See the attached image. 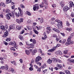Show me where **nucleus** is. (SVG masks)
<instances>
[{
  "label": "nucleus",
  "instance_id": "nucleus-2",
  "mask_svg": "<svg viewBox=\"0 0 74 74\" xmlns=\"http://www.w3.org/2000/svg\"><path fill=\"white\" fill-rule=\"evenodd\" d=\"M51 59L52 61H53V62H54V63H57V62L58 63H59V62L61 63L62 62V61H61L59 59H56L55 58H52Z\"/></svg>",
  "mask_w": 74,
  "mask_h": 74
},
{
  "label": "nucleus",
  "instance_id": "nucleus-26",
  "mask_svg": "<svg viewBox=\"0 0 74 74\" xmlns=\"http://www.w3.org/2000/svg\"><path fill=\"white\" fill-rule=\"evenodd\" d=\"M6 4H9V3H11V0H6Z\"/></svg>",
  "mask_w": 74,
  "mask_h": 74
},
{
  "label": "nucleus",
  "instance_id": "nucleus-42",
  "mask_svg": "<svg viewBox=\"0 0 74 74\" xmlns=\"http://www.w3.org/2000/svg\"><path fill=\"white\" fill-rule=\"evenodd\" d=\"M47 38V36H44V37H42V40H45Z\"/></svg>",
  "mask_w": 74,
  "mask_h": 74
},
{
  "label": "nucleus",
  "instance_id": "nucleus-8",
  "mask_svg": "<svg viewBox=\"0 0 74 74\" xmlns=\"http://www.w3.org/2000/svg\"><path fill=\"white\" fill-rule=\"evenodd\" d=\"M36 60L35 62H39L40 60H41L42 59V58L40 56H38L36 58Z\"/></svg>",
  "mask_w": 74,
  "mask_h": 74
},
{
  "label": "nucleus",
  "instance_id": "nucleus-5",
  "mask_svg": "<svg viewBox=\"0 0 74 74\" xmlns=\"http://www.w3.org/2000/svg\"><path fill=\"white\" fill-rule=\"evenodd\" d=\"M3 32H4V34L3 35V38H5V37H7L8 36V31H6L5 29L3 30Z\"/></svg>",
  "mask_w": 74,
  "mask_h": 74
},
{
  "label": "nucleus",
  "instance_id": "nucleus-57",
  "mask_svg": "<svg viewBox=\"0 0 74 74\" xmlns=\"http://www.w3.org/2000/svg\"><path fill=\"white\" fill-rule=\"evenodd\" d=\"M47 69H45V70L43 71L42 72L43 74H44V73H45V72H46V71H47Z\"/></svg>",
  "mask_w": 74,
  "mask_h": 74
},
{
  "label": "nucleus",
  "instance_id": "nucleus-52",
  "mask_svg": "<svg viewBox=\"0 0 74 74\" xmlns=\"http://www.w3.org/2000/svg\"><path fill=\"white\" fill-rule=\"evenodd\" d=\"M14 48H16V49H18V47L16 45V43H14Z\"/></svg>",
  "mask_w": 74,
  "mask_h": 74
},
{
  "label": "nucleus",
  "instance_id": "nucleus-19",
  "mask_svg": "<svg viewBox=\"0 0 74 74\" xmlns=\"http://www.w3.org/2000/svg\"><path fill=\"white\" fill-rule=\"evenodd\" d=\"M37 52V50L35 49H34L33 52H32V54L33 55H35V54H36V53Z\"/></svg>",
  "mask_w": 74,
  "mask_h": 74
},
{
  "label": "nucleus",
  "instance_id": "nucleus-47",
  "mask_svg": "<svg viewBox=\"0 0 74 74\" xmlns=\"http://www.w3.org/2000/svg\"><path fill=\"white\" fill-rule=\"evenodd\" d=\"M6 41L8 42L10 41H11V39L9 38H7L6 39Z\"/></svg>",
  "mask_w": 74,
  "mask_h": 74
},
{
  "label": "nucleus",
  "instance_id": "nucleus-39",
  "mask_svg": "<svg viewBox=\"0 0 74 74\" xmlns=\"http://www.w3.org/2000/svg\"><path fill=\"white\" fill-rule=\"evenodd\" d=\"M1 5H2L3 7H5V3H4V2H1Z\"/></svg>",
  "mask_w": 74,
  "mask_h": 74
},
{
  "label": "nucleus",
  "instance_id": "nucleus-34",
  "mask_svg": "<svg viewBox=\"0 0 74 74\" xmlns=\"http://www.w3.org/2000/svg\"><path fill=\"white\" fill-rule=\"evenodd\" d=\"M65 72L66 74H70V71H69L68 70H66L65 71Z\"/></svg>",
  "mask_w": 74,
  "mask_h": 74
},
{
  "label": "nucleus",
  "instance_id": "nucleus-54",
  "mask_svg": "<svg viewBox=\"0 0 74 74\" xmlns=\"http://www.w3.org/2000/svg\"><path fill=\"white\" fill-rule=\"evenodd\" d=\"M0 27L1 29H2V30H4V29H5V28L3 26H1Z\"/></svg>",
  "mask_w": 74,
  "mask_h": 74
},
{
  "label": "nucleus",
  "instance_id": "nucleus-53",
  "mask_svg": "<svg viewBox=\"0 0 74 74\" xmlns=\"http://www.w3.org/2000/svg\"><path fill=\"white\" fill-rule=\"evenodd\" d=\"M4 69H5L4 66H2L1 67V70H4Z\"/></svg>",
  "mask_w": 74,
  "mask_h": 74
},
{
  "label": "nucleus",
  "instance_id": "nucleus-64",
  "mask_svg": "<svg viewBox=\"0 0 74 74\" xmlns=\"http://www.w3.org/2000/svg\"><path fill=\"white\" fill-rule=\"evenodd\" d=\"M66 41V39H64L62 41V44H63V43H64V42H65Z\"/></svg>",
  "mask_w": 74,
  "mask_h": 74
},
{
  "label": "nucleus",
  "instance_id": "nucleus-21",
  "mask_svg": "<svg viewBox=\"0 0 74 74\" xmlns=\"http://www.w3.org/2000/svg\"><path fill=\"white\" fill-rule=\"evenodd\" d=\"M44 2H42V4H40V8H43L44 7Z\"/></svg>",
  "mask_w": 74,
  "mask_h": 74
},
{
  "label": "nucleus",
  "instance_id": "nucleus-22",
  "mask_svg": "<svg viewBox=\"0 0 74 74\" xmlns=\"http://www.w3.org/2000/svg\"><path fill=\"white\" fill-rule=\"evenodd\" d=\"M12 71V73H15V70H14V69L12 68L11 70L9 69V71Z\"/></svg>",
  "mask_w": 74,
  "mask_h": 74
},
{
  "label": "nucleus",
  "instance_id": "nucleus-43",
  "mask_svg": "<svg viewBox=\"0 0 74 74\" xmlns=\"http://www.w3.org/2000/svg\"><path fill=\"white\" fill-rule=\"evenodd\" d=\"M32 42L34 44H36V40H35V39H34L32 40Z\"/></svg>",
  "mask_w": 74,
  "mask_h": 74
},
{
  "label": "nucleus",
  "instance_id": "nucleus-18",
  "mask_svg": "<svg viewBox=\"0 0 74 74\" xmlns=\"http://www.w3.org/2000/svg\"><path fill=\"white\" fill-rule=\"evenodd\" d=\"M4 66L5 69L6 70H8V65L5 64Z\"/></svg>",
  "mask_w": 74,
  "mask_h": 74
},
{
  "label": "nucleus",
  "instance_id": "nucleus-62",
  "mask_svg": "<svg viewBox=\"0 0 74 74\" xmlns=\"http://www.w3.org/2000/svg\"><path fill=\"white\" fill-rule=\"evenodd\" d=\"M40 22L41 23H43V18H41Z\"/></svg>",
  "mask_w": 74,
  "mask_h": 74
},
{
  "label": "nucleus",
  "instance_id": "nucleus-10",
  "mask_svg": "<svg viewBox=\"0 0 74 74\" xmlns=\"http://www.w3.org/2000/svg\"><path fill=\"white\" fill-rule=\"evenodd\" d=\"M56 49V47H53V49L48 50V52H53L54 51H55Z\"/></svg>",
  "mask_w": 74,
  "mask_h": 74
},
{
  "label": "nucleus",
  "instance_id": "nucleus-36",
  "mask_svg": "<svg viewBox=\"0 0 74 74\" xmlns=\"http://www.w3.org/2000/svg\"><path fill=\"white\" fill-rule=\"evenodd\" d=\"M20 23L21 24V22H23V19L22 18H21L20 19Z\"/></svg>",
  "mask_w": 74,
  "mask_h": 74
},
{
  "label": "nucleus",
  "instance_id": "nucleus-9",
  "mask_svg": "<svg viewBox=\"0 0 74 74\" xmlns=\"http://www.w3.org/2000/svg\"><path fill=\"white\" fill-rule=\"evenodd\" d=\"M56 53L58 55H62V52L60 51H56Z\"/></svg>",
  "mask_w": 74,
  "mask_h": 74
},
{
  "label": "nucleus",
  "instance_id": "nucleus-35",
  "mask_svg": "<svg viewBox=\"0 0 74 74\" xmlns=\"http://www.w3.org/2000/svg\"><path fill=\"white\" fill-rule=\"evenodd\" d=\"M52 60H47V63H48L49 64H51V63H52Z\"/></svg>",
  "mask_w": 74,
  "mask_h": 74
},
{
  "label": "nucleus",
  "instance_id": "nucleus-17",
  "mask_svg": "<svg viewBox=\"0 0 74 74\" xmlns=\"http://www.w3.org/2000/svg\"><path fill=\"white\" fill-rule=\"evenodd\" d=\"M28 46L30 47L29 48H33L34 46V44H33V43H31V44H28Z\"/></svg>",
  "mask_w": 74,
  "mask_h": 74
},
{
  "label": "nucleus",
  "instance_id": "nucleus-23",
  "mask_svg": "<svg viewBox=\"0 0 74 74\" xmlns=\"http://www.w3.org/2000/svg\"><path fill=\"white\" fill-rule=\"evenodd\" d=\"M25 52L26 54H27V55H29L30 54V51H29L28 50H26L25 51Z\"/></svg>",
  "mask_w": 74,
  "mask_h": 74
},
{
  "label": "nucleus",
  "instance_id": "nucleus-48",
  "mask_svg": "<svg viewBox=\"0 0 74 74\" xmlns=\"http://www.w3.org/2000/svg\"><path fill=\"white\" fill-rule=\"evenodd\" d=\"M13 55L14 56H17L18 55V54L16 53H14Z\"/></svg>",
  "mask_w": 74,
  "mask_h": 74
},
{
  "label": "nucleus",
  "instance_id": "nucleus-4",
  "mask_svg": "<svg viewBox=\"0 0 74 74\" xmlns=\"http://www.w3.org/2000/svg\"><path fill=\"white\" fill-rule=\"evenodd\" d=\"M14 13H12V14L10 13H9L8 14H7L6 16L7 19H8V20H10L11 18L10 17V16H14Z\"/></svg>",
  "mask_w": 74,
  "mask_h": 74
},
{
  "label": "nucleus",
  "instance_id": "nucleus-12",
  "mask_svg": "<svg viewBox=\"0 0 74 74\" xmlns=\"http://www.w3.org/2000/svg\"><path fill=\"white\" fill-rule=\"evenodd\" d=\"M70 8H71L72 7H73V6L74 7V3H73V2L72 1H71L70 2Z\"/></svg>",
  "mask_w": 74,
  "mask_h": 74
},
{
  "label": "nucleus",
  "instance_id": "nucleus-44",
  "mask_svg": "<svg viewBox=\"0 0 74 74\" xmlns=\"http://www.w3.org/2000/svg\"><path fill=\"white\" fill-rule=\"evenodd\" d=\"M65 45L66 46L69 45H70L69 42L67 41L65 43Z\"/></svg>",
  "mask_w": 74,
  "mask_h": 74
},
{
  "label": "nucleus",
  "instance_id": "nucleus-13",
  "mask_svg": "<svg viewBox=\"0 0 74 74\" xmlns=\"http://www.w3.org/2000/svg\"><path fill=\"white\" fill-rule=\"evenodd\" d=\"M56 66H57V67L59 68V69H62V68H63V66H62L61 64H57Z\"/></svg>",
  "mask_w": 74,
  "mask_h": 74
},
{
  "label": "nucleus",
  "instance_id": "nucleus-38",
  "mask_svg": "<svg viewBox=\"0 0 74 74\" xmlns=\"http://www.w3.org/2000/svg\"><path fill=\"white\" fill-rule=\"evenodd\" d=\"M10 50L11 51H15V47H12L10 48Z\"/></svg>",
  "mask_w": 74,
  "mask_h": 74
},
{
  "label": "nucleus",
  "instance_id": "nucleus-56",
  "mask_svg": "<svg viewBox=\"0 0 74 74\" xmlns=\"http://www.w3.org/2000/svg\"><path fill=\"white\" fill-rule=\"evenodd\" d=\"M3 43L5 45H8V43L7 42L5 41H4Z\"/></svg>",
  "mask_w": 74,
  "mask_h": 74
},
{
  "label": "nucleus",
  "instance_id": "nucleus-11",
  "mask_svg": "<svg viewBox=\"0 0 74 74\" xmlns=\"http://www.w3.org/2000/svg\"><path fill=\"white\" fill-rule=\"evenodd\" d=\"M60 4L61 7H63L65 5V3H64V1H63L61 2Z\"/></svg>",
  "mask_w": 74,
  "mask_h": 74
},
{
  "label": "nucleus",
  "instance_id": "nucleus-28",
  "mask_svg": "<svg viewBox=\"0 0 74 74\" xmlns=\"http://www.w3.org/2000/svg\"><path fill=\"white\" fill-rule=\"evenodd\" d=\"M26 14H27V15H29V16H31V15H32V13H31L30 12H29L27 11L26 12Z\"/></svg>",
  "mask_w": 74,
  "mask_h": 74
},
{
  "label": "nucleus",
  "instance_id": "nucleus-59",
  "mask_svg": "<svg viewBox=\"0 0 74 74\" xmlns=\"http://www.w3.org/2000/svg\"><path fill=\"white\" fill-rule=\"evenodd\" d=\"M52 37H56V34H53L52 35Z\"/></svg>",
  "mask_w": 74,
  "mask_h": 74
},
{
  "label": "nucleus",
  "instance_id": "nucleus-24",
  "mask_svg": "<svg viewBox=\"0 0 74 74\" xmlns=\"http://www.w3.org/2000/svg\"><path fill=\"white\" fill-rule=\"evenodd\" d=\"M19 38L21 40H23V36L20 35L19 36Z\"/></svg>",
  "mask_w": 74,
  "mask_h": 74
},
{
  "label": "nucleus",
  "instance_id": "nucleus-61",
  "mask_svg": "<svg viewBox=\"0 0 74 74\" xmlns=\"http://www.w3.org/2000/svg\"><path fill=\"white\" fill-rule=\"evenodd\" d=\"M71 16L73 18L74 17V13L72 12V14H71Z\"/></svg>",
  "mask_w": 74,
  "mask_h": 74
},
{
  "label": "nucleus",
  "instance_id": "nucleus-63",
  "mask_svg": "<svg viewBox=\"0 0 74 74\" xmlns=\"http://www.w3.org/2000/svg\"><path fill=\"white\" fill-rule=\"evenodd\" d=\"M66 25L68 26H69L70 25V23H69L68 22H66Z\"/></svg>",
  "mask_w": 74,
  "mask_h": 74
},
{
  "label": "nucleus",
  "instance_id": "nucleus-6",
  "mask_svg": "<svg viewBox=\"0 0 74 74\" xmlns=\"http://www.w3.org/2000/svg\"><path fill=\"white\" fill-rule=\"evenodd\" d=\"M39 5L38 4H36L35 5H34L33 8L34 11H36V10L39 9Z\"/></svg>",
  "mask_w": 74,
  "mask_h": 74
},
{
  "label": "nucleus",
  "instance_id": "nucleus-16",
  "mask_svg": "<svg viewBox=\"0 0 74 74\" xmlns=\"http://www.w3.org/2000/svg\"><path fill=\"white\" fill-rule=\"evenodd\" d=\"M10 29H15V25H11L10 26Z\"/></svg>",
  "mask_w": 74,
  "mask_h": 74
},
{
  "label": "nucleus",
  "instance_id": "nucleus-60",
  "mask_svg": "<svg viewBox=\"0 0 74 74\" xmlns=\"http://www.w3.org/2000/svg\"><path fill=\"white\" fill-rule=\"evenodd\" d=\"M60 34H61V35H62V36L63 37H65V34H64V33H60Z\"/></svg>",
  "mask_w": 74,
  "mask_h": 74
},
{
  "label": "nucleus",
  "instance_id": "nucleus-51",
  "mask_svg": "<svg viewBox=\"0 0 74 74\" xmlns=\"http://www.w3.org/2000/svg\"><path fill=\"white\" fill-rule=\"evenodd\" d=\"M38 51L40 52L41 53H42V50H41V49L39 48V49L38 50Z\"/></svg>",
  "mask_w": 74,
  "mask_h": 74
},
{
  "label": "nucleus",
  "instance_id": "nucleus-20",
  "mask_svg": "<svg viewBox=\"0 0 74 74\" xmlns=\"http://www.w3.org/2000/svg\"><path fill=\"white\" fill-rule=\"evenodd\" d=\"M16 28L18 30H19L21 29V27L20 25H17L16 26Z\"/></svg>",
  "mask_w": 74,
  "mask_h": 74
},
{
  "label": "nucleus",
  "instance_id": "nucleus-50",
  "mask_svg": "<svg viewBox=\"0 0 74 74\" xmlns=\"http://www.w3.org/2000/svg\"><path fill=\"white\" fill-rule=\"evenodd\" d=\"M20 6H21V8H25V6L23 5V4H21Z\"/></svg>",
  "mask_w": 74,
  "mask_h": 74
},
{
  "label": "nucleus",
  "instance_id": "nucleus-40",
  "mask_svg": "<svg viewBox=\"0 0 74 74\" xmlns=\"http://www.w3.org/2000/svg\"><path fill=\"white\" fill-rule=\"evenodd\" d=\"M10 10L9 9H6L5 10V12L6 13H9V12H10Z\"/></svg>",
  "mask_w": 74,
  "mask_h": 74
},
{
  "label": "nucleus",
  "instance_id": "nucleus-31",
  "mask_svg": "<svg viewBox=\"0 0 74 74\" xmlns=\"http://www.w3.org/2000/svg\"><path fill=\"white\" fill-rule=\"evenodd\" d=\"M35 62L36 63V64H38V65L40 66L41 65V63L40 62H38V61H36Z\"/></svg>",
  "mask_w": 74,
  "mask_h": 74
},
{
  "label": "nucleus",
  "instance_id": "nucleus-45",
  "mask_svg": "<svg viewBox=\"0 0 74 74\" xmlns=\"http://www.w3.org/2000/svg\"><path fill=\"white\" fill-rule=\"evenodd\" d=\"M15 43H13V42H10L9 43V45H14V44H15Z\"/></svg>",
  "mask_w": 74,
  "mask_h": 74
},
{
  "label": "nucleus",
  "instance_id": "nucleus-32",
  "mask_svg": "<svg viewBox=\"0 0 74 74\" xmlns=\"http://www.w3.org/2000/svg\"><path fill=\"white\" fill-rule=\"evenodd\" d=\"M46 29L47 30H49V31H51V27H47Z\"/></svg>",
  "mask_w": 74,
  "mask_h": 74
},
{
  "label": "nucleus",
  "instance_id": "nucleus-33",
  "mask_svg": "<svg viewBox=\"0 0 74 74\" xmlns=\"http://www.w3.org/2000/svg\"><path fill=\"white\" fill-rule=\"evenodd\" d=\"M15 15L16 16L17 18H18V17H19V15H20V14H19V13H18H18H17L16 12L15 13Z\"/></svg>",
  "mask_w": 74,
  "mask_h": 74
},
{
  "label": "nucleus",
  "instance_id": "nucleus-49",
  "mask_svg": "<svg viewBox=\"0 0 74 74\" xmlns=\"http://www.w3.org/2000/svg\"><path fill=\"white\" fill-rule=\"evenodd\" d=\"M33 67H30L29 68V70L30 71H33Z\"/></svg>",
  "mask_w": 74,
  "mask_h": 74
},
{
  "label": "nucleus",
  "instance_id": "nucleus-3",
  "mask_svg": "<svg viewBox=\"0 0 74 74\" xmlns=\"http://www.w3.org/2000/svg\"><path fill=\"white\" fill-rule=\"evenodd\" d=\"M71 38H73V36H70L69 37L67 40V41L69 42V44H73L74 42L73 41H71Z\"/></svg>",
  "mask_w": 74,
  "mask_h": 74
},
{
  "label": "nucleus",
  "instance_id": "nucleus-58",
  "mask_svg": "<svg viewBox=\"0 0 74 74\" xmlns=\"http://www.w3.org/2000/svg\"><path fill=\"white\" fill-rule=\"evenodd\" d=\"M31 21H30V20H29L28 21H27V24H29V23H31Z\"/></svg>",
  "mask_w": 74,
  "mask_h": 74
},
{
  "label": "nucleus",
  "instance_id": "nucleus-46",
  "mask_svg": "<svg viewBox=\"0 0 74 74\" xmlns=\"http://www.w3.org/2000/svg\"><path fill=\"white\" fill-rule=\"evenodd\" d=\"M37 27L38 30V29H39V30H40L41 29H42V27L40 26L39 27Z\"/></svg>",
  "mask_w": 74,
  "mask_h": 74
},
{
  "label": "nucleus",
  "instance_id": "nucleus-41",
  "mask_svg": "<svg viewBox=\"0 0 74 74\" xmlns=\"http://www.w3.org/2000/svg\"><path fill=\"white\" fill-rule=\"evenodd\" d=\"M16 22L17 23H19V24H20V20L18 19H16Z\"/></svg>",
  "mask_w": 74,
  "mask_h": 74
},
{
  "label": "nucleus",
  "instance_id": "nucleus-30",
  "mask_svg": "<svg viewBox=\"0 0 74 74\" xmlns=\"http://www.w3.org/2000/svg\"><path fill=\"white\" fill-rule=\"evenodd\" d=\"M27 27L29 30H30L32 29V27L29 26H27Z\"/></svg>",
  "mask_w": 74,
  "mask_h": 74
},
{
  "label": "nucleus",
  "instance_id": "nucleus-37",
  "mask_svg": "<svg viewBox=\"0 0 74 74\" xmlns=\"http://www.w3.org/2000/svg\"><path fill=\"white\" fill-rule=\"evenodd\" d=\"M33 31L34 33L36 34H38V32L36 30H35V29H34L33 30Z\"/></svg>",
  "mask_w": 74,
  "mask_h": 74
},
{
  "label": "nucleus",
  "instance_id": "nucleus-14",
  "mask_svg": "<svg viewBox=\"0 0 74 74\" xmlns=\"http://www.w3.org/2000/svg\"><path fill=\"white\" fill-rule=\"evenodd\" d=\"M53 30H54L55 32H56L58 33H60V31L59 30H58L55 28H53Z\"/></svg>",
  "mask_w": 74,
  "mask_h": 74
},
{
  "label": "nucleus",
  "instance_id": "nucleus-25",
  "mask_svg": "<svg viewBox=\"0 0 74 74\" xmlns=\"http://www.w3.org/2000/svg\"><path fill=\"white\" fill-rule=\"evenodd\" d=\"M15 8V6L14 5H13V6H12V10H12L13 11V12L12 13H14V11H15V9H14Z\"/></svg>",
  "mask_w": 74,
  "mask_h": 74
},
{
  "label": "nucleus",
  "instance_id": "nucleus-1",
  "mask_svg": "<svg viewBox=\"0 0 74 74\" xmlns=\"http://www.w3.org/2000/svg\"><path fill=\"white\" fill-rule=\"evenodd\" d=\"M55 22H57V23H60L61 24H57V27H58V29H59L60 28H62V22L60 21L59 20H55Z\"/></svg>",
  "mask_w": 74,
  "mask_h": 74
},
{
  "label": "nucleus",
  "instance_id": "nucleus-55",
  "mask_svg": "<svg viewBox=\"0 0 74 74\" xmlns=\"http://www.w3.org/2000/svg\"><path fill=\"white\" fill-rule=\"evenodd\" d=\"M34 67L35 68V69H38V66H36V65H34Z\"/></svg>",
  "mask_w": 74,
  "mask_h": 74
},
{
  "label": "nucleus",
  "instance_id": "nucleus-7",
  "mask_svg": "<svg viewBox=\"0 0 74 74\" xmlns=\"http://www.w3.org/2000/svg\"><path fill=\"white\" fill-rule=\"evenodd\" d=\"M68 10H70V8L67 6H65L63 8V10L64 12H66Z\"/></svg>",
  "mask_w": 74,
  "mask_h": 74
},
{
  "label": "nucleus",
  "instance_id": "nucleus-27",
  "mask_svg": "<svg viewBox=\"0 0 74 74\" xmlns=\"http://www.w3.org/2000/svg\"><path fill=\"white\" fill-rule=\"evenodd\" d=\"M66 30L69 32H71L72 30V29L71 28H67L66 29Z\"/></svg>",
  "mask_w": 74,
  "mask_h": 74
},
{
  "label": "nucleus",
  "instance_id": "nucleus-15",
  "mask_svg": "<svg viewBox=\"0 0 74 74\" xmlns=\"http://www.w3.org/2000/svg\"><path fill=\"white\" fill-rule=\"evenodd\" d=\"M68 61L72 63H74V60L69 59H68Z\"/></svg>",
  "mask_w": 74,
  "mask_h": 74
},
{
  "label": "nucleus",
  "instance_id": "nucleus-29",
  "mask_svg": "<svg viewBox=\"0 0 74 74\" xmlns=\"http://www.w3.org/2000/svg\"><path fill=\"white\" fill-rule=\"evenodd\" d=\"M43 1L46 5H48V1H47V0H43Z\"/></svg>",
  "mask_w": 74,
  "mask_h": 74
}]
</instances>
